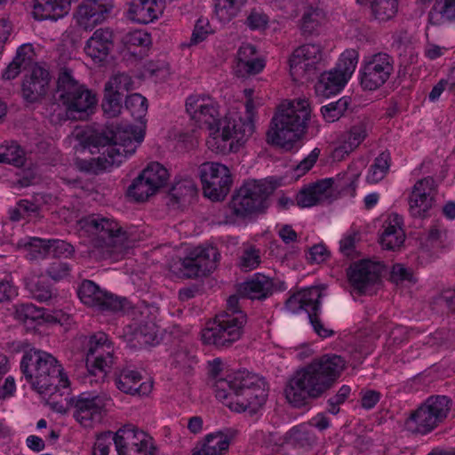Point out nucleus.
Wrapping results in <instances>:
<instances>
[{"label": "nucleus", "instance_id": "12", "mask_svg": "<svg viewBox=\"0 0 455 455\" xmlns=\"http://www.w3.org/2000/svg\"><path fill=\"white\" fill-rule=\"evenodd\" d=\"M274 187L267 180L246 181L233 196L230 208L238 217L262 211L267 207V199Z\"/></svg>", "mask_w": 455, "mask_h": 455}, {"label": "nucleus", "instance_id": "60", "mask_svg": "<svg viewBox=\"0 0 455 455\" xmlns=\"http://www.w3.org/2000/svg\"><path fill=\"white\" fill-rule=\"evenodd\" d=\"M114 433L108 431L98 435L94 444L93 455H109Z\"/></svg>", "mask_w": 455, "mask_h": 455}, {"label": "nucleus", "instance_id": "41", "mask_svg": "<svg viewBox=\"0 0 455 455\" xmlns=\"http://www.w3.org/2000/svg\"><path fill=\"white\" fill-rule=\"evenodd\" d=\"M141 174L156 191L164 187L170 178L168 170L158 162L149 163L142 170Z\"/></svg>", "mask_w": 455, "mask_h": 455}, {"label": "nucleus", "instance_id": "1", "mask_svg": "<svg viewBox=\"0 0 455 455\" xmlns=\"http://www.w3.org/2000/svg\"><path fill=\"white\" fill-rule=\"evenodd\" d=\"M125 107L139 122L136 124H111L101 133L90 136L89 150L92 146L101 148L103 151L97 158L77 160L81 170L97 173L119 166L140 146L146 134V123L140 119L148 110L147 99L139 93L131 94L126 98Z\"/></svg>", "mask_w": 455, "mask_h": 455}, {"label": "nucleus", "instance_id": "34", "mask_svg": "<svg viewBox=\"0 0 455 455\" xmlns=\"http://www.w3.org/2000/svg\"><path fill=\"white\" fill-rule=\"evenodd\" d=\"M229 445L230 437L227 434L212 433L195 447L193 455H222L228 451Z\"/></svg>", "mask_w": 455, "mask_h": 455}, {"label": "nucleus", "instance_id": "8", "mask_svg": "<svg viewBox=\"0 0 455 455\" xmlns=\"http://www.w3.org/2000/svg\"><path fill=\"white\" fill-rule=\"evenodd\" d=\"M57 97L60 104L65 108V115L59 105L52 104V122L76 118V114H84L95 107L96 95L85 85L74 79L71 73L65 70L58 78Z\"/></svg>", "mask_w": 455, "mask_h": 455}, {"label": "nucleus", "instance_id": "55", "mask_svg": "<svg viewBox=\"0 0 455 455\" xmlns=\"http://www.w3.org/2000/svg\"><path fill=\"white\" fill-rule=\"evenodd\" d=\"M196 184L190 178L177 180L172 188V196L176 198L192 196L196 194Z\"/></svg>", "mask_w": 455, "mask_h": 455}, {"label": "nucleus", "instance_id": "18", "mask_svg": "<svg viewBox=\"0 0 455 455\" xmlns=\"http://www.w3.org/2000/svg\"><path fill=\"white\" fill-rule=\"evenodd\" d=\"M323 59L320 44H305L296 48L290 57V73L294 81L308 79Z\"/></svg>", "mask_w": 455, "mask_h": 455}, {"label": "nucleus", "instance_id": "33", "mask_svg": "<svg viewBox=\"0 0 455 455\" xmlns=\"http://www.w3.org/2000/svg\"><path fill=\"white\" fill-rule=\"evenodd\" d=\"M116 383L119 390L131 395H147L152 390L151 382L141 381V375L130 369L123 370Z\"/></svg>", "mask_w": 455, "mask_h": 455}, {"label": "nucleus", "instance_id": "52", "mask_svg": "<svg viewBox=\"0 0 455 455\" xmlns=\"http://www.w3.org/2000/svg\"><path fill=\"white\" fill-rule=\"evenodd\" d=\"M451 237L445 228L433 227L427 235V243L432 248H445L451 243Z\"/></svg>", "mask_w": 455, "mask_h": 455}, {"label": "nucleus", "instance_id": "28", "mask_svg": "<svg viewBox=\"0 0 455 455\" xmlns=\"http://www.w3.org/2000/svg\"><path fill=\"white\" fill-rule=\"evenodd\" d=\"M114 46V34L110 28L96 29L86 41L85 54L94 62H101L107 59Z\"/></svg>", "mask_w": 455, "mask_h": 455}, {"label": "nucleus", "instance_id": "9", "mask_svg": "<svg viewBox=\"0 0 455 455\" xmlns=\"http://www.w3.org/2000/svg\"><path fill=\"white\" fill-rule=\"evenodd\" d=\"M186 254L181 257L180 251L176 259L168 263L169 270L177 277L192 278L212 272L220 259L218 249L212 245L186 247Z\"/></svg>", "mask_w": 455, "mask_h": 455}, {"label": "nucleus", "instance_id": "6", "mask_svg": "<svg viewBox=\"0 0 455 455\" xmlns=\"http://www.w3.org/2000/svg\"><path fill=\"white\" fill-rule=\"evenodd\" d=\"M20 369L32 388L44 395H50L70 385L62 365L50 353L30 349L22 356Z\"/></svg>", "mask_w": 455, "mask_h": 455}, {"label": "nucleus", "instance_id": "15", "mask_svg": "<svg viewBox=\"0 0 455 455\" xmlns=\"http://www.w3.org/2000/svg\"><path fill=\"white\" fill-rule=\"evenodd\" d=\"M117 455H156L153 438L138 426L127 423L113 435Z\"/></svg>", "mask_w": 455, "mask_h": 455}, {"label": "nucleus", "instance_id": "51", "mask_svg": "<svg viewBox=\"0 0 455 455\" xmlns=\"http://www.w3.org/2000/svg\"><path fill=\"white\" fill-rule=\"evenodd\" d=\"M24 160V150L16 143L0 147V163L21 165Z\"/></svg>", "mask_w": 455, "mask_h": 455}, {"label": "nucleus", "instance_id": "48", "mask_svg": "<svg viewBox=\"0 0 455 455\" xmlns=\"http://www.w3.org/2000/svg\"><path fill=\"white\" fill-rule=\"evenodd\" d=\"M115 350H108L104 355L86 356L87 365L92 374L106 373L113 365Z\"/></svg>", "mask_w": 455, "mask_h": 455}, {"label": "nucleus", "instance_id": "29", "mask_svg": "<svg viewBox=\"0 0 455 455\" xmlns=\"http://www.w3.org/2000/svg\"><path fill=\"white\" fill-rule=\"evenodd\" d=\"M333 180L324 179L302 188L296 196L300 207H312L330 199L332 196Z\"/></svg>", "mask_w": 455, "mask_h": 455}, {"label": "nucleus", "instance_id": "57", "mask_svg": "<svg viewBox=\"0 0 455 455\" xmlns=\"http://www.w3.org/2000/svg\"><path fill=\"white\" fill-rule=\"evenodd\" d=\"M211 33L210 23L207 19L197 20L193 29L189 45H196L204 41Z\"/></svg>", "mask_w": 455, "mask_h": 455}, {"label": "nucleus", "instance_id": "27", "mask_svg": "<svg viewBox=\"0 0 455 455\" xmlns=\"http://www.w3.org/2000/svg\"><path fill=\"white\" fill-rule=\"evenodd\" d=\"M163 0H131L128 4L127 17L140 24H148L157 20L163 13Z\"/></svg>", "mask_w": 455, "mask_h": 455}, {"label": "nucleus", "instance_id": "64", "mask_svg": "<svg viewBox=\"0 0 455 455\" xmlns=\"http://www.w3.org/2000/svg\"><path fill=\"white\" fill-rule=\"evenodd\" d=\"M47 273L53 280H60L68 275L69 267L67 263L60 260H55L47 269Z\"/></svg>", "mask_w": 455, "mask_h": 455}, {"label": "nucleus", "instance_id": "11", "mask_svg": "<svg viewBox=\"0 0 455 455\" xmlns=\"http://www.w3.org/2000/svg\"><path fill=\"white\" fill-rule=\"evenodd\" d=\"M359 60L355 49H347L340 54L336 67L323 73L315 89L318 96L329 98L340 92L354 74Z\"/></svg>", "mask_w": 455, "mask_h": 455}, {"label": "nucleus", "instance_id": "49", "mask_svg": "<svg viewBox=\"0 0 455 455\" xmlns=\"http://www.w3.org/2000/svg\"><path fill=\"white\" fill-rule=\"evenodd\" d=\"M269 17L261 8H251L246 16L244 24L251 30L262 31L268 27Z\"/></svg>", "mask_w": 455, "mask_h": 455}, {"label": "nucleus", "instance_id": "54", "mask_svg": "<svg viewBox=\"0 0 455 455\" xmlns=\"http://www.w3.org/2000/svg\"><path fill=\"white\" fill-rule=\"evenodd\" d=\"M123 98L104 92L102 109L108 117H116L122 111Z\"/></svg>", "mask_w": 455, "mask_h": 455}, {"label": "nucleus", "instance_id": "47", "mask_svg": "<svg viewBox=\"0 0 455 455\" xmlns=\"http://www.w3.org/2000/svg\"><path fill=\"white\" fill-rule=\"evenodd\" d=\"M325 19L323 12L318 8H307L301 19V29L304 33L312 34Z\"/></svg>", "mask_w": 455, "mask_h": 455}, {"label": "nucleus", "instance_id": "20", "mask_svg": "<svg viewBox=\"0 0 455 455\" xmlns=\"http://www.w3.org/2000/svg\"><path fill=\"white\" fill-rule=\"evenodd\" d=\"M73 417L84 427H91L100 420L105 403L101 397L89 393H82L70 399Z\"/></svg>", "mask_w": 455, "mask_h": 455}, {"label": "nucleus", "instance_id": "22", "mask_svg": "<svg viewBox=\"0 0 455 455\" xmlns=\"http://www.w3.org/2000/svg\"><path fill=\"white\" fill-rule=\"evenodd\" d=\"M111 7L108 0H84L75 13L76 22L85 30L92 29L107 19Z\"/></svg>", "mask_w": 455, "mask_h": 455}, {"label": "nucleus", "instance_id": "26", "mask_svg": "<svg viewBox=\"0 0 455 455\" xmlns=\"http://www.w3.org/2000/svg\"><path fill=\"white\" fill-rule=\"evenodd\" d=\"M50 83L49 72L44 68L35 65L31 74L23 81L22 96L29 103L40 100L48 92Z\"/></svg>", "mask_w": 455, "mask_h": 455}, {"label": "nucleus", "instance_id": "30", "mask_svg": "<svg viewBox=\"0 0 455 455\" xmlns=\"http://www.w3.org/2000/svg\"><path fill=\"white\" fill-rule=\"evenodd\" d=\"M403 220L397 213H390L383 222L380 243L387 250L400 248L405 240Z\"/></svg>", "mask_w": 455, "mask_h": 455}, {"label": "nucleus", "instance_id": "45", "mask_svg": "<svg viewBox=\"0 0 455 455\" xmlns=\"http://www.w3.org/2000/svg\"><path fill=\"white\" fill-rule=\"evenodd\" d=\"M350 103L347 97H342L334 102H331L321 108L323 118L327 123H334L345 114Z\"/></svg>", "mask_w": 455, "mask_h": 455}, {"label": "nucleus", "instance_id": "62", "mask_svg": "<svg viewBox=\"0 0 455 455\" xmlns=\"http://www.w3.org/2000/svg\"><path fill=\"white\" fill-rule=\"evenodd\" d=\"M390 277L396 283L403 281L411 282L413 281V273L411 268L398 263L393 266Z\"/></svg>", "mask_w": 455, "mask_h": 455}, {"label": "nucleus", "instance_id": "2", "mask_svg": "<svg viewBox=\"0 0 455 455\" xmlns=\"http://www.w3.org/2000/svg\"><path fill=\"white\" fill-rule=\"evenodd\" d=\"M186 112L193 124L206 128L207 148L219 156H228L250 132L248 125L228 116H221L216 99L206 93H193L186 99Z\"/></svg>", "mask_w": 455, "mask_h": 455}, {"label": "nucleus", "instance_id": "44", "mask_svg": "<svg viewBox=\"0 0 455 455\" xmlns=\"http://www.w3.org/2000/svg\"><path fill=\"white\" fill-rule=\"evenodd\" d=\"M132 89L133 83L131 76L126 74H117L106 83L104 92L124 98V94Z\"/></svg>", "mask_w": 455, "mask_h": 455}, {"label": "nucleus", "instance_id": "23", "mask_svg": "<svg viewBox=\"0 0 455 455\" xmlns=\"http://www.w3.org/2000/svg\"><path fill=\"white\" fill-rule=\"evenodd\" d=\"M368 125L365 122H358L342 132L334 148L331 156L335 161H342L354 152L367 138Z\"/></svg>", "mask_w": 455, "mask_h": 455}, {"label": "nucleus", "instance_id": "53", "mask_svg": "<svg viewBox=\"0 0 455 455\" xmlns=\"http://www.w3.org/2000/svg\"><path fill=\"white\" fill-rule=\"evenodd\" d=\"M260 261L259 251L253 246H248L240 255L238 265L243 271H251L257 268Z\"/></svg>", "mask_w": 455, "mask_h": 455}, {"label": "nucleus", "instance_id": "32", "mask_svg": "<svg viewBox=\"0 0 455 455\" xmlns=\"http://www.w3.org/2000/svg\"><path fill=\"white\" fill-rule=\"evenodd\" d=\"M124 336L134 347L154 346L158 343L157 326L152 322L128 325L124 329Z\"/></svg>", "mask_w": 455, "mask_h": 455}, {"label": "nucleus", "instance_id": "4", "mask_svg": "<svg viewBox=\"0 0 455 455\" xmlns=\"http://www.w3.org/2000/svg\"><path fill=\"white\" fill-rule=\"evenodd\" d=\"M215 395L231 411L256 412L266 403L268 387L259 375L239 371L216 382Z\"/></svg>", "mask_w": 455, "mask_h": 455}, {"label": "nucleus", "instance_id": "36", "mask_svg": "<svg viewBox=\"0 0 455 455\" xmlns=\"http://www.w3.org/2000/svg\"><path fill=\"white\" fill-rule=\"evenodd\" d=\"M244 94L247 99L245 103V116L243 117L241 115L234 111H228V116H231L233 118L239 120L241 124L248 125L250 128V132L247 134V136L243 138L242 142H240V144L237 145L236 148L232 149V153L238 152L246 144V142L251 137L255 131L254 117L256 116L257 106L252 99L253 91L251 89H245Z\"/></svg>", "mask_w": 455, "mask_h": 455}, {"label": "nucleus", "instance_id": "13", "mask_svg": "<svg viewBox=\"0 0 455 455\" xmlns=\"http://www.w3.org/2000/svg\"><path fill=\"white\" fill-rule=\"evenodd\" d=\"M451 401L443 395L429 397L405 421L409 431L427 434L436 427L448 415Z\"/></svg>", "mask_w": 455, "mask_h": 455}, {"label": "nucleus", "instance_id": "5", "mask_svg": "<svg viewBox=\"0 0 455 455\" xmlns=\"http://www.w3.org/2000/svg\"><path fill=\"white\" fill-rule=\"evenodd\" d=\"M310 115L308 100L283 101L272 118L267 133V142L285 150L291 149L294 143L305 133Z\"/></svg>", "mask_w": 455, "mask_h": 455}, {"label": "nucleus", "instance_id": "50", "mask_svg": "<svg viewBox=\"0 0 455 455\" xmlns=\"http://www.w3.org/2000/svg\"><path fill=\"white\" fill-rule=\"evenodd\" d=\"M123 42L127 49L132 52L137 47L146 49L151 44V39L147 32L138 29L127 33L124 36Z\"/></svg>", "mask_w": 455, "mask_h": 455}, {"label": "nucleus", "instance_id": "40", "mask_svg": "<svg viewBox=\"0 0 455 455\" xmlns=\"http://www.w3.org/2000/svg\"><path fill=\"white\" fill-rule=\"evenodd\" d=\"M18 246L23 250L25 257L29 260H36L49 254V240L37 237H28L20 240Z\"/></svg>", "mask_w": 455, "mask_h": 455}, {"label": "nucleus", "instance_id": "14", "mask_svg": "<svg viewBox=\"0 0 455 455\" xmlns=\"http://www.w3.org/2000/svg\"><path fill=\"white\" fill-rule=\"evenodd\" d=\"M323 291L319 287H309L292 294L285 303V309L292 314L304 310L307 313L314 331L322 338L333 335V331L324 327L318 317Z\"/></svg>", "mask_w": 455, "mask_h": 455}, {"label": "nucleus", "instance_id": "7", "mask_svg": "<svg viewBox=\"0 0 455 455\" xmlns=\"http://www.w3.org/2000/svg\"><path fill=\"white\" fill-rule=\"evenodd\" d=\"M80 235L87 236L100 259L122 253L129 246L126 231L114 220L90 215L78 221Z\"/></svg>", "mask_w": 455, "mask_h": 455}, {"label": "nucleus", "instance_id": "39", "mask_svg": "<svg viewBox=\"0 0 455 455\" xmlns=\"http://www.w3.org/2000/svg\"><path fill=\"white\" fill-rule=\"evenodd\" d=\"M391 164V156L387 151L381 152L370 165L365 177L369 184H377L388 173Z\"/></svg>", "mask_w": 455, "mask_h": 455}, {"label": "nucleus", "instance_id": "37", "mask_svg": "<svg viewBox=\"0 0 455 455\" xmlns=\"http://www.w3.org/2000/svg\"><path fill=\"white\" fill-rule=\"evenodd\" d=\"M248 0H214V15L222 23H229L236 18Z\"/></svg>", "mask_w": 455, "mask_h": 455}, {"label": "nucleus", "instance_id": "35", "mask_svg": "<svg viewBox=\"0 0 455 455\" xmlns=\"http://www.w3.org/2000/svg\"><path fill=\"white\" fill-rule=\"evenodd\" d=\"M35 52L32 45L23 44L19 47L13 60L4 70L2 76L5 80H12L18 76L21 69L29 68L34 63Z\"/></svg>", "mask_w": 455, "mask_h": 455}, {"label": "nucleus", "instance_id": "21", "mask_svg": "<svg viewBox=\"0 0 455 455\" xmlns=\"http://www.w3.org/2000/svg\"><path fill=\"white\" fill-rule=\"evenodd\" d=\"M80 300L92 307L99 310H118L121 303L117 298L101 290L94 282L84 280L78 288Z\"/></svg>", "mask_w": 455, "mask_h": 455}, {"label": "nucleus", "instance_id": "25", "mask_svg": "<svg viewBox=\"0 0 455 455\" xmlns=\"http://www.w3.org/2000/svg\"><path fill=\"white\" fill-rule=\"evenodd\" d=\"M383 266L371 260H361L352 265L348 271L351 284L360 292L376 283L380 276Z\"/></svg>", "mask_w": 455, "mask_h": 455}, {"label": "nucleus", "instance_id": "17", "mask_svg": "<svg viewBox=\"0 0 455 455\" xmlns=\"http://www.w3.org/2000/svg\"><path fill=\"white\" fill-rule=\"evenodd\" d=\"M199 174L204 195L212 201L223 200L232 186L229 168L218 162H206L200 165Z\"/></svg>", "mask_w": 455, "mask_h": 455}, {"label": "nucleus", "instance_id": "56", "mask_svg": "<svg viewBox=\"0 0 455 455\" xmlns=\"http://www.w3.org/2000/svg\"><path fill=\"white\" fill-rule=\"evenodd\" d=\"M433 11L436 12L443 20L455 23V0H437Z\"/></svg>", "mask_w": 455, "mask_h": 455}, {"label": "nucleus", "instance_id": "43", "mask_svg": "<svg viewBox=\"0 0 455 455\" xmlns=\"http://www.w3.org/2000/svg\"><path fill=\"white\" fill-rule=\"evenodd\" d=\"M363 169V163L362 161L352 162L345 172L338 175L337 182L339 188L341 189H355Z\"/></svg>", "mask_w": 455, "mask_h": 455}, {"label": "nucleus", "instance_id": "24", "mask_svg": "<svg viewBox=\"0 0 455 455\" xmlns=\"http://www.w3.org/2000/svg\"><path fill=\"white\" fill-rule=\"evenodd\" d=\"M265 60L251 44H243L237 50L234 72L239 77H246L260 73L265 68Z\"/></svg>", "mask_w": 455, "mask_h": 455}, {"label": "nucleus", "instance_id": "42", "mask_svg": "<svg viewBox=\"0 0 455 455\" xmlns=\"http://www.w3.org/2000/svg\"><path fill=\"white\" fill-rule=\"evenodd\" d=\"M156 192V189L148 183V180L143 178L141 172L133 180L127 191L128 196L137 202H144Z\"/></svg>", "mask_w": 455, "mask_h": 455}, {"label": "nucleus", "instance_id": "61", "mask_svg": "<svg viewBox=\"0 0 455 455\" xmlns=\"http://www.w3.org/2000/svg\"><path fill=\"white\" fill-rule=\"evenodd\" d=\"M49 254L54 257L68 258L74 252L73 246L63 240H49Z\"/></svg>", "mask_w": 455, "mask_h": 455}, {"label": "nucleus", "instance_id": "38", "mask_svg": "<svg viewBox=\"0 0 455 455\" xmlns=\"http://www.w3.org/2000/svg\"><path fill=\"white\" fill-rule=\"evenodd\" d=\"M360 4H370L371 15L379 22L393 19L398 9V0H364Z\"/></svg>", "mask_w": 455, "mask_h": 455}, {"label": "nucleus", "instance_id": "59", "mask_svg": "<svg viewBox=\"0 0 455 455\" xmlns=\"http://www.w3.org/2000/svg\"><path fill=\"white\" fill-rule=\"evenodd\" d=\"M145 72L156 81L164 80L170 75L169 66L164 61L148 63Z\"/></svg>", "mask_w": 455, "mask_h": 455}, {"label": "nucleus", "instance_id": "46", "mask_svg": "<svg viewBox=\"0 0 455 455\" xmlns=\"http://www.w3.org/2000/svg\"><path fill=\"white\" fill-rule=\"evenodd\" d=\"M44 317V309L31 303L15 306L14 318L23 323L38 321Z\"/></svg>", "mask_w": 455, "mask_h": 455}, {"label": "nucleus", "instance_id": "31", "mask_svg": "<svg viewBox=\"0 0 455 455\" xmlns=\"http://www.w3.org/2000/svg\"><path fill=\"white\" fill-rule=\"evenodd\" d=\"M274 290L273 279L263 274L256 273L240 284L238 292L243 297L251 299H264L269 297Z\"/></svg>", "mask_w": 455, "mask_h": 455}, {"label": "nucleus", "instance_id": "58", "mask_svg": "<svg viewBox=\"0 0 455 455\" xmlns=\"http://www.w3.org/2000/svg\"><path fill=\"white\" fill-rule=\"evenodd\" d=\"M330 426V422L328 418L319 413L315 417L312 418L308 425H300L297 427L293 428L295 435H297L296 438H299L301 435L308 432V428L310 427H314L319 430H324L328 428Z\"/></svg>", "mask_w": 455, "mask_h": 455}, {"label": "nucleus", "instance_id": "3", "mask_svg": "<svg viewBox=\"0 0 455 455\" xmlns=\"http://www.w3.org/2000/svg\"><path fill=\"white\" fill-rule=\"evenodd\" d=\"M345 369L344 359L337 355H324L298 370L288 381L284 394L295 407L309 398H318L339 378Z\"/></svg>", "mask_w": 455, "mask_h": 455}, {"label": "nucleus", "instance_id": "19", "mask_svg": "<svg viewBox=\"0 0 455 455\" xmlns=\"http://www.w3.org/2000/svg\"><path fill=\"white\" fill-rule=\"evenodd\" d=\"M436 184L433 178L418 180L409 196V211L415 218H425L435 204Z\"/></svg>", "mask_w": 455, "mask_h": 455}, {"label": "nucleus", "instance_id": "63", "mask_svg": "<svg viewBox=\"0 0 455 455\" xmlns=\"http://www.w3.org/2000/svg\"><path fill=\"white\" fill-rule=\"evenodd\" d=\"M319 156V150L315 148L310 152V154L305 157L295 168V175L297 177L304 175L307 172H308L314 164L316 163V160Z\"/></svg>", "mask_w": 455, "mask_h": 455}, {"label": "nucleus", "instance_id": "16", "mask_svg": "<svg viewBox=\"0 0 455 455\" xmlns=\"http://www.w3.org/2000/svg\"><path fill=\"white\" fill-rule=\"evenodd\" d=\"M394 71V59L386 52L363 57L359 69L360 84L364 91H376L387 83Z\"/></svg>", "mask_w": 455, "mask_h": 455}, {"label": "nucleus", "instance_id": "10", "mask_svg": "<svg viewBox=\"0 0 455 455\" xmlns=\"http://www.w3.org/2000/svg\"><path fill=\"white\" fill-rule=\"evenodd\" d=\"M246 321L243 311L220 314L202 330L201 339L219 348L229 347L241 339Z\"/></svg>", "mask_w": 455, "mask_h": 455}]
</instances>
